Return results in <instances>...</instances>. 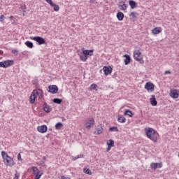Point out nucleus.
<instances>
[{"label":"nucleus","instance_id":"obj_1","mask_svg":"<svg viewBox=\"0 0 179 179\" xmlns=\"http://www.w3.org/2000/svg\"><path fill=\"white\" fill-rule=\"evenodd\" d=\"M145 129L147 138H149V139L153 141V142H157V139H159V133L150 127L145 128Z\"/></svg>","mask_w":179,"mask_h":179},{"label":"nucleus","instance_id":"obj_2","mask_svg":"<svg viewBox=\"0 0 179 179\" xmlns=\"http://www.w3.org/2000/svg\"><path fill=\"white\" fill-rule=\"evenodd\" d=\"M1 156L3 159V163L6 164V166H9L10 167L15 166V161H13V159L8 155L6 152L2 151Z\"/></svg>","mask_w":179,"mask_h":179},{"label":"nucleus","instance_id":"obj_3","mask_svg":"<svg viewBox=\"0 0 179 179\" xmlns=\"http://www.w3.org/2000/svg\"><path fill=\"white\" fill-rule=\"evenodd\" d=\"M78 55L81 61H87V57H92L93 55V50H84L82 53H78Z\"/></svg>","mask_w":179,"mask_h":179},{"label":"nucleus","instance_id":"obj_4","mask_svg":"<svg viewBox=\"0 0 179 179\" xmlns=\"http://www.w3.org/2000/svg\"><path fill=\"white\" fill-rule=\"evenodd\" d=\"M142 52H140V50H134V58L136 61H138V62H140V64H143L145 62L143 61V57L141 56Z\"/></svg>","mask_w":179,"mask_h":179},{"label":"nucleus","instance_id":"obj_5","mask_svg":"<svg viewBox=\"0 0 179 179\" xmlns=\"http://www.w3.org/2000/svg\"><path fill=\"white\" fill-rule=\"evenodd\" d=\"M13 60H5L3 62H0V68H9V66H12L14 64Z\"/></svg>","mask_w":179,"mask_h":179},{"label":"nucleus","instance_id":"obj_6","mask_svg":"<svg viewBox=\"0 0 179 179\" xmlns=\"http://www.w3.org/2000/svg\"><path fill=\"white\" fill-rule=\"evenodd\" d=\"M31 40H34V41H36L39 45H41L43 44H45V39L44 38L41 36H31Z\"/></svg>","mask_w":179,"mask_h":179},{"label":"nucleus","instance_id":"obj_7","mask_svg":"<svg viewBox=\"0 0 179 179\" xmlns=\"http://www.w3.org/2000/svg\"><path fill=\"white\" fill-rule=\"evenodd\" d=\"M93 125H94V119L93 117L89 118L87 120H86L85 128L87 129H90Z\"/></svg>","mask_w":179,"mask_h":179},{"label":"nucleus","instance_id":"obj_8","mask_svg":"<svg viewBox=\"0 0 179 179\" xmlns=\"http://www.w3.org/2000/svg\"><path fill=\"white\" fill-rule=\"evenodd\" d=\"M144 88L146 89L148 92H155V84L150 82L146 83Z\"/></svg>","mask_w":179,"mask_h":179},{"label":"nucleus","instance_id":"obj_9","mask_svg":"<svg viewBox=\"0 0 179 179\" xmlns=\"http://www.w3.org/2000/svg\"><path fill=\"white\" fill-rule=\"evenodd\" d=\"M48 89L49 93H52V94H56V93H58V87L57 85H49Z\"/></svg>","mask_w":179,"mask_h":179},{"label":"nucleus","instance_id":"obj_10","mask_svg":"<svg viewBox=\"0 0 179 179\" xmlns=\"http://www.w3.org/2000/svg\"><path fill=\"white\" fill-rule=\"evenodd\" d=\"M103 131H104V129H103V124H100L95 129L94 134V135H100L101 134H103Z\"/></svg>","mask_w":179,"mask_h":179},{"label":"nucleus","instance_id":"obj_11","mask_svg":"<svg viewBox=\"0 0 179 179\" xmlns=\"http://www.w3.org/2000/svg\"><path fill=\"white\" fill-rule=\"evenodd\" d=\"M170 96L172 99H178L179 92L177 90H171Z\"/></svg>","mask_w":179,"mask_h":179},{"label":"nucleus","instance_id":"obj_12","mask_svg":"<svg viewBox=\"0 0 179 179\" xmlns=\"http://www.w3.org/2000/svg\"><path fill=\"white\" fill-rule=\"evenodd\" d=\"M103 71L104 72V74L106 75V76L110 75L111 72H113V68H111V66H103Z\"/></svg>","mask_w":179,"mask_h":179},{"label":"nucleus","instance_id":"obj_13","mask_svg":"<svg viewBox=\"0 0 179 179\" xmlns=\"http://www.w3.org/2000/svg\"><path fill=\"white\" fill-rule=\"evenodd\" d=\"M33 94H35L36 97H38V99H43V90L41 89L34 90L33 91Z\"/></svg>","mask_w":179,"mask_h":179},{"label":"nucleus","instance_id":"obj_14","mask_svg":"<svg viewBox=\"0 0 179 179\" xmlns=\"http://www.w3.org/2000/svg\"><path fill=\"white\" fill-rule=\"evenodd\" d=\"M37 129L38 132H41V134H45V132H47V127L45 125L38 126L37 127Z\"/></svg>","mask_w":179,"mask_h":179},{"label":"nucleus","instance_id":"obj_15","mask_svg":"<svg viewBox=\"0 0 179 179\" xmlns=\"http://www.w3.org/2000/svg\"><path fill=\"white\" fill-rule=\"evenodd\" d=\"M43 110L45 113H51V110H52L51 107L46 103V102H44L43 103Z\"/></svg>","mask_w":179,"mask_h":179},{"label":"nucleus","instance_id":"obj_16","mask_svg":"<svg viewBox=\"0 0 179 179\" xmlns=\"http://www.w3.org/2000/svg\"><path fill=\"white\" fill-rule=\"evenodd\" d=\"M150 101L151 103V106H157V101L156 100V96L155 95H152L151 98L150 99Z\"/></svg>","mask_w":179,"mask_h":179},{"label":"nucleus","instance_id":"obj_17","mask_svg":"<svg viewBox=\"0 0 179 179\" xmlns=\"http://www.w3.org/2000/svg\"><path fill=\"white\" fill-rule=\"evenodd\" d=\"M123 57L125 58L124 64L128 65L131 62V56L129 55H124Z\"/></svg>","mask_w":179,"mask_h":179},{"label":"nucleus","instance_id":"obj_18","mask_svg":"<svg viewBox=\"0 0 179 179\" xmlns=\"http://www.w3.org/2000/svg\"><path fill=\"white\" fill-rule=\"evenodd\" d=\"M29 99L31 104H34V103H36V99H37V95L33 94L32 92Z\"/></svg>","mask_w":179,"mask_h":179},{"label":"nucleus","instance_id":"obj_19","mask_svg":"<svg viewBox=\"0 0 179 179\" xmlns=\"http://www.w3.org/2000/svg\"><path fill=\"white\" fill-rule=\"evenodd\" d=\"M152 34H159L160 33H162V28H154L152 30Z\"/></svg>","mask_w":179,"mask_h":179},{"label":"nucleus","instance_id":"obj_20","mask_svg":"<svg viewBox=\"0 0 179 179\" xmlns=\"http://www.w3.org/2000/svg\"><path fill=\"white\" fill-rule=\"evenodd\" d=\"M129 5L131 6V9H135V8L136 7V2L134 0H129Z\"/></svg>","mask_w":179,"mask_h":179},{"label":"nucleus","instance_id":"obj_21","mask_svg":"<svg viewBox=\"0 0 179 179\" xmlns=\"http://www.w3.org/2000/svg\"><path fill=\"white\" fill-rule=\"evenodd\" d=\"M116 16L118 20H124V13L122 12H118Z\"/></svg>","mask_w":179,"mask_h":179},{"label":"nucleus","instance_id":"obj_22","mask_svg":"<svg viewBox=\"0 0 179 179\" xmlns=\"http://www.w3.org/2000/svg\"><path fill=\"white\" fill-rule=\"evenodd\" d=\"M117 121L121 123L127 122V119L124 116H120L117 118Z\"/></svg>","mask_w":179,"mask_h":179},{"label":"nucleus","instance_id":"obj_23","mask_svg":"<svg viewBox=\"0 0 179 179\" xmlns=\"http://www.w3.org/2000/svg\"><path fill=\"white\" fill-rule=\"evenodd\" d=\"M124 115H129V117H134V113L130 110H126L124 113Z\"/></svg>","mask_w":179,"mask_h":179},{"label":"nucleus","instance_id":"obj_24","mask_svg":"<svg viewBox=\"0 0 179 179\" xmlns=\"http://www.w3.org/2000/svg\"><path fill=\"white\" fill-rule=\"evenodd\" d=\"M53 103L55 104H61V103H62V99L59 98H55L53 99Z\"/></svg>","mask_w":179,"mask_h":179},{"label":"nucleus","instance_id":"obj_25","mask_svg":"<svg viewBox=\"0 0 179 179\" xmlns=\"http://www.w3.org/2000/svg\"><path fill=\"white\" fill-rule=\"evenodd\" d=\"M25 45H27L28 48H33V47H34V45L29 41L25 42Z\"/></svg>","mask_w":179,"mask_h":179},{"label":"nucleus","instance_id":"obj_26","mask_svg":"<svg viewBox=\"0 0 179 179\" xmlns=\"http://www.w3.org/2000/svg\"><path fill=\"white\" fill-rule=\"evenodd\" d=\"M32 171H33L34 176L36 175V174H38L39 173L41 172V171H38V169L36 166H34L32 168Z\"/></svg>","mask_w":179,"mask_h":179},{"label":"nucleus","instance_id":"obj_27","mask_svg":"<svg viewBox=\"0 0 179 179\" xmlns=\"http://www.w3.org/2000/svg\"><path fill=\"white\" fill-rule=\"evenodd\" d=\"M119 8L121 10H127V8H128V5L124 3L123 5H120Z\"/></svg>","mask_w":179,"mask_h":179},{"label":"nucleus","instance_id":"obj_28","mask_svg":"<svg viewBox=\"0 0 179 179\" xmlns=\"http://www.w3.org/2000/svg\"><path fill=\"white\" fill-rule=\"evenodd\" d=\"M52 6V8H54L55 12H58V10H59V6H58V5H57V4L54 3H53V4H52V6Z\"/></svg>","mask_w":179,"mask_h":179},{"label":"nucleus","instance_id":"obj_29","mask_svg":"<svg viewBox=\"0 0 179 179\" xmlns=\"http://www.w3.org/2000/svg\"><path fill=\"white\" fill-rule=\"evenodd\" d=\"M109 131L110 132H118V127H111L109 128Z\"/></svg>","mask_w":179,"mask_h":179},{"label":"nucleus","instance_id":"obj_30","mask_svg":"<svg viewBox=\"0 0 179 179\" xmlns=\"http://www.w3.org/2000/svg\"><path fill=\"white\" fill-rule=\"evenodd\" d=\"M62 127H64V124H62V123H61V122H57L55 124V129H61V128H62Z\"/></svg>","mask_w":179,"mask_h":179},{"label":"nucleus","instance_id":"obj_31","mask_svg":"<svg viewBox=\"0 0 179 179\" xmlns=\"http://www.w3.org/2000/svg\"><path fill=\"white\" fill-rule=\"evenodd\" d=\"M107 145H108V146H110V147L113 148L114 141H113V139L108 140V141H107Z\"/></svg>","mask_w":179,"mask_h":179},{"label":"nucleus","instance_id":"obj_32","mask_svg":"<svg viewBox=\"0 0 179 179\" xmlns=\"http://www.w3.org/2000/svg\"><path fill=\"white\" fill-rule=\"evenodd\" d=\"M97 84H92L91 86L90 87V90H97Z\"/></svg>","mask_w":179,"mask_h":179},{"label":"nucleus","instance_id":"obj_33","mask_svg":"<svg viewBox=\"0 0 179 179\" xmlns=\"http://www.w3.org/2000/svg\"><path fill=\"white\" fill-rule=\"evenodd\" d=\"M84 173H85V174H88L89 176H92V171L89 169H86L84 168Z\"/></svg>","mask_w":179,"mask_h":179},{"label":"nucleus","instance_id":"obj_34","mask_svg":"<svg viewBox=\"0 0 179 179\" xmlns=\"http://www.w3.org/2000/svg\"><path fill=\"white\" fill-rule=\"evenodd\" d=\"M150 167L152 170H156V169H157V163H151Z\"/></svg>","mask_w":179,"mask_h":179},{"label":"nucleus","instance_id":"obj_35","mask_svg":"<svg viewBox=\"0 0 179 179\" xmlns=\"http://www.w3.org/2000/svg\"><path fill=\"white\" fill-rule=\"evenodd\" d=\"M83 157H85V155H78L77 157H73V160H78V159H83Z\"/></svg>","mask_w":179,"mask_h":179},{"label":"nucleus","instance_id":"obj_36","mask_svg":"<svg viewBox=\"0 0 179 179\" xmlns=\"http://www.w3.org/2000/svg\"><path fill=\"white\" fill-rule=\"evenodd\" d=\"M41 176H43V173L39 172L38 173L35 174V178L34 179H40Z\"/></svg>","mask_w":179,"mask_h":179},{"label":"nucleus","instance_id":"obj_37","mask_svg":"<svg viewBox=\"0 0 179 179\" xmlns=\"http://www.w3.org/2000/svg\"><path fill=\"white\" fill-rule=\"evenodd\" d=\"M6 18V17H5V15H0V22H3Z\"/></svg>","mask_w":179,"mask_h":179},{"label":"nucleus","instance_id":"obj_38","mask_svg":"<svg viewBox=\"0 0 179 179\" xmlns=\"http://www.w3.org/2000/svg\"><path fill=\"white\" fill-rule=\"evenodd\" d=\"M163 167L162 163H157V169H162Z\"/></svg>","mask_w":179,"mask_h":179},{"label":"nucleus","instance_id":"obj_39","mask_svg":"<svg viewBox=\"0 0 179 179\" xmlns=\"http://www.w3.org/2000/svg\"><path fill=\"white\" fill-rule=\"evenodd\" d=\"M136 15V13L132 12V13H131L130 16H131V17H133V19H135V17H136V15Z\"/></svg>","mask_w":179,"mask_h":179},{"label":"nucleus","instance_id":"obj_40","mask_svg":"<svg viewBox=\"0 0 179 179\" xmlns=\"http://www.w3.org/2000/svg\"><path fill=\"white\" fill-rule=\"evenodd\" d=\"M45 1L48 3H49V5H50V6L54 3V2H52V0H45Z\"/></svg>","mask_w":179,"mask_h":179},{"label":"nucleus","instance_id":"obj_41","mask_svg":"<svg viewBox=\"0 0 179 179\" xmlns=\"http://www.w3.org/2000/svg\"><path fill=\"white\" fill-rule=\"evenodd\" d=\"M19 176H20V174L16 173L15 174V177H14L13 179H19Z\"/></svg>","mask_w":179,"mask_h":179},{"label":"nucleus","instance_id":"obj_42","mask_svg":"<svg viewBox=\"0 0 179 179\" xmlns=\"http://www.w3.org/2000/svg\"><path fill=\"white\" fill-rule=\"evenodd\" d=\"M113 147L110 146V145H108V148H106V152H110V150H111V148Z\"/></svg>","mask_w":179,"mask_h":179},{"label":"nucleus","instance_id":"obj_43","mask_svg":"<svg viewBox=\"0 0 179 179\" xmlns=\"http://www.w3.org/2000/svg\"><path fill=\"white\" fill-rule=\"evenodd\" d=\"M17 159L18 160L22 161V155H20V153L18 154Z\"/></svg>","mask_w":179,"mask_h":179},{"label":"nucleus","instance_id":"obj_44","mask_svg":"<svg viewBox=\"0 0 179 179\" xmlns=\"http://www.w3.org/2000/svg\"><path fill=\"white\" fill-rule=\"evenodd\" d=\"M61 179H71L69 177H66L65 176H62Z\"/></svg>","mask_w":179,"mask_h":179},{"label":"nucleus","instance_id":"obj_45","mask_svg":"<svg viewBox=\"0 0 179 179\" xmlns=\"http://www.w3.org/2000/svg\"><path fill=\"white\" fill-rule=\"evenodd\" d=\"M47 159V158L45 157H43V161H42V164H44V163H45V160Z\"/></svg>","mask_w":179,"mask_h":179},{"label":"nucleus","instance_id":"obj_46","mask_svg":"<svg viewBox=\"0 0 179 179\" xmlns=\"http://www.w3.org/2000/svg\"><path fill=\"white\" fill-rule=\"evenodd\" d=\"M12 52H13V54H16V53L18 52V51H17V50H13L12 51Z\"/></svg>","mask_w":179,"mask_h":179},{"label":"nucleus","instance_id":"obj_47","mask_svg":"<svg viewBox=\"0 0 179 179\" xmlns=\"http://www.w3.org/2000/svg\"><path fill=\"white\" fill-rule=\"evenodd\" d=\"M164 73L165 75H167V73H171V72L170 71H166Z\"/></svg>","mask_w":179,"mask_h":179},{"label":"nucleus","instance_id":"obj_48","mask_svg":"<svg viewBox=\"0 0 179 179\" xmlns=\"http://www.w3.org/2000/svg\"><path fill=\"white\" fill-rule=\"evenodd\" d=\"M92 3H96V0H90Z\"/></svg>","mask_w":179,"mask_h":179},{"label":"nucleus","instance_id":"obj_49","mask_svg":"<svg viewBox=\"0 0 179 179\" xmlns=\"http://www.w3.org/2000/svg\"><path fill=\"white\" fill-rule=\"evenodd\" d=\"M62 121H65V117H62Z\"/></svg>","mask_w":179,"mask_h":179},{"label":"nucleus","instance_id":"obj_50","mask_svg":"<svg viewBox=\"0 0 179 179\" xmlns=\"http://www.w3.org/2000/svg\"><path fill=\"white\" fill-rule=\"evenodd\" d=\"M2 52H3L2 50H0V54H2Z\"/></svg>","mask_w":179,"mask_h":179},{"label":"nucleus","instance_id":"obj_51","mask_svg":"<svg viewBox=\"0 0 179 179\" xmlns=\"http://www.w3.org/2000/svg\"><path fill=\"white\" fill-rule=\"evenodd\" d=\"M33 83H36V80L33 81Z\"/></svg>","mask_w":179,"mask_h":179},{"label":"nucleus","instance_id":"obj_52","mask_svg":"<svg viewBox=\"0 0 179 179\" xmlns=\"http://www.w3.org/2000/svg\"><path fill=\"white\" fill-rule=\"evenodd\" d=\"M10 17H13V16H11Z\"/></svg>","mask_w":179,"mask_h":179},{"label":"nucleus","instance_id":"obj_53","mask_svg":"<svg viewBox=\"0 0 179 179\" xmlns=\"http://www.w3.org/2000/svg\"><path fill=\"white\" fill-rule=\"evenodd\" d=\"M178 157H179V154H178Z\"/></svg>","mask_w":179,"mask_h":179},{"label":"nucleus","instance_id":"obj_54","mask_svg":"<svg viewBox=\"0 0 179 179\" xmlns=\"http://www.w3.org/2000/svg\"><path fill=\"white\" fill-rule=\"evenodd\" d=\"M0 9H1V7H0Z\"/></svg>","mask_w":179,"mask_h":179}]
</instances>
